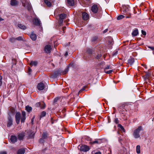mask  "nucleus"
Segmentation results:
<instances>
[{
  "mask_svg": "<svg viewBox=\"0 0 154 154\" xmlns=\"http://www.w3.org/2000/svg\"><path fill=\"white\" fill-rule=\"evenodd\" d=\"M26 113L25 112H22V115L21 118V122L22 123L24 122L26 119ZM21 114L19 112H16L15 116V121L16 123L18 124L20 122V119Z\"/></svg>",
  "mask_w": 154,
  "mask_h": 154,
  "instance_id": "f257e3e1",
  "label": "nucleus"
},
{
  "mask_svg": "<svg viewBox=\"0 0 154 154\" xmlns=\"http://www.w3.org/2000/svg\"><path fill=\"white\" fill-rule=\"evenodd\" d=\"M128 106L127 103H121L119 105L118 109L120 113L123 114L124 110L123 109H124L126 111H127L128 109Z\"/></svg>",
  "mask_w": 154,
  "mask_h": 154,
  "instance_id": "f03ea898",
  "label": "nucleus"
},
{
  "mask_svg": "<svg viewBox=\"0 0 154 154\" xmlns=\"http://www.w3.org/2000/svg\"><path fill=\"white\" fill-rule=\"evenodd\" d=\"M142 126H140L136 129L134 131L133 135L134 137L136 138H138L140 137V131L142 130Z\"/></svg>",
  "mask_w": 154,
  "mask_h": 154,
  "instance_id": "7ed1b4c3",
  "label": "nucleus"
},
{
  "mask_svg": "<svg viewBox=\"0 0 154 154\" xmlns=\"http://www.w3.org/2000/svg\"><path fill=\"white\" fill-rule=\"evenodd\" d=\"M69 70V66H67L64 71H63L60 69H58L56 72V74H58L60 75H63L66 74Z\"/></svg>",
  "mask_w": 154,
  "mask_h": 154,
  "instance_id": "20e7f679",
  "label": "nucleus"
},
{
  "mask_svg": "<svg viewBox=\"0 0 154 154\" xmlns=\"http://www.w3.org/2000/svg\"><path fill=\"white\" fill-rule=\"evenodd\" d=\"M66 16V14H61L59 15V21L58 23L59 26H60L62 24L63 22V20L65 18Z\"/></svg>",
  "mask_w": 154,
  "mask_h": 154,
  "instance_id": "39448f33",
  "label": "nucleus"
},
{
  "mask_svg": "<svg viewBox=\"0 0 154 154\" xmlns=\"http://www.w3.org/2000/svg\"><path fill=\"white\" fill-rule=\"evenodd\" d=\"M80 147V149L81 151L86 152L90 149L89 147L86 145H83L81 146H79L78 147Z\"/></svg>",
  "mask_w": 154,
  "mask_h": 154,
  "instance_id": "423d86ee",
  "label": "nucleus"
},
{
  "mask_svg": "<svg viewBox=\"0 0 154 154\" xmlns=\"http://www.w3.org/2000/svg\"><path fill=\"white\" fill-rule=\"evenodd\" d=\"M47 137V133L46 132H43V133L42 138L40 139V142L41 143H43L44 142V139H46Z\"/></svg>",
  "mask_w": 154,
  "mask_h": 154,
  "instance_id": "0eeeda50",
  "label": "nucleus"
},
{
  "mask_svg": "<svg viewBox=\"0 0 154 154\" xmlns=\"http://www.w3.org/2000/svg\"><path fill=\"white\" fill-rule=\"evenodd\" d=\"M35 106L36 107H40L41 109H44L45 107V105L44 102H42V103L39 102L36 103Z\"/></svg>",
  "mask_w": 154,
  "mask_h": 154,
  "instance_id": "6e6552de",
  "label": "nucleus"
},
{
  "mask_svg": "<svg viewBox=\"0 0 154 154\" xmlns=\"http://www.w3.org/2000/svg\"><path fill=\"white\" fill-rule=\"evenodd\" d=\"M13 121L12 118L10 116H9L8 118V121L7 123V126L8 127H11L13 125Z\"/></svg>",
  "mask_w": 154,
  "mask_h": 154,
  "instance_id": "1a4fd4ad",
  "label": "nucleus"
},
{
  "mask_svg": "<svg viewBox=\"0 0 154 154\" xmlns=\"http://www.w3.org/2000/svg\"><path fill=\"white\" fill-rule=\"evenodd\" d=\"M51 45H46L44 51L47 53H49L51 52Z\"/></svg>",
  "mask_w": 154,
  "mask_h": 154,
  "instance_id": "9d476101",
  "label": "nucleus"
},
{
  "mask_svg": "<svg viewBox=\"0 0 154 154\" xmlns=\"http://www.w3.org/2000/svg\"><path fill=\"white\" fill-rule=\"evenodd\" d=\"M33 22L34 24L35 25L38 26H41V22L40 20L37 18H35L33 20Z\"/></svg>",
  "mask_w": 154,
  "mask_h": 154,
  "instance_id": "9b49d317",
  "label": "nucleus"
},
{
  "mask_svg": "<svg viewBox=\"0 0 154 154\" xmlns=\"http://www.w3.org/2000/svg\"><path fill=\"white\" fill-rule=\"evenodd\" d=\"M54 1V0H44V2L48 7H50Z\"/></svg>",
  "mask_w": 154,
  "mask_h": 154,
  "instance_id": "f8f14e48",
  "label": "nucleus"
},
{
  "mask_svg": "<svg viewBox=\"0 0 154 154\" xmlns=\"http://www.w3.org/2000/svg\"><path fill=\"white\" fill-rule=\"evenodd\" d=\"M44 85L42 82H40L38 83L37 86L38 89L39 91H41L43 90L44 88Z\"/></svg>",
  "mask_w": 154,
  "mask_h": 154,
  "instance_id": "ddd939ff",
  "label": "nucleus"
},
{
  "mask_svg": "<svg viewBox=\"0 0 154 154\" xmlns=\"http://www.w3.org/2000/svg\"><path fill=\"white\" fill-rule=\"evenodd\" d=\"M91 10L94 13H96L98 11V8L97 5H93L91 7Z\"/></svg>",
  "mask_w": 154,
  "mask_h": 154,
  "instance_id": "4468645a",
  "label": "nucleus"
},
{
  "mask_svg": "<svg viewBox=\"0 0 154 154\" xmlns=\"http://www.w3.org/2000/svg\"><path fill=\"white\" fill-rule=\"evenodd\" d=\"M25 136V133L24 132H22L19 133L18 135V139L20 140H23Z\"/></svg>",
  "mask_w": 154,
  "mask_h": 154,
  "instance_id": "2eb2a0df",
  "label": "nucleus"
},
{
  "mask_svg": "<svg viewBox=\"0 0 154 154\" xmlns=\"http://www.w3.org/2000/svg\"><path fill=\"white\" fill-rule=\"evenodd\" d=\"M23 6L25 7H28L29 5V3L26 1V0H21Z\"/></svg>",
  "mask_w": 154,
  "mask_h": 154,
  "instance_id": "dca6fc26",
  "label": "nucleus"
},
{
  "mask_svg": "<svg viewBox=\"0 0 154 154\" xmlns=\"http://www.w3.org/2000/svg\"><path fill=\"white\" fill-rule=\"evenodd\" d=\"M10 140L12 143H14L17 141V138L16 136L14 135H12L11 137Z\"/></svg>",
  "mask_w": 154,
  "mask_h": 154,
  "instance_id": "f3484780",
  "label": "nucleus"
},
{
  "mask_svg": "<svg viewBox=\"0 0 154 154\" xmlns=\"http://www.w3.org/2000/svg\"><path fill=\"white\" fill-rule=\"evenodd\" d=\"M82 18L84 20H87L88 18V14L85 12L82 13Z\"/></svg>",
  "mask_w": 154,
  "mask_h": 154,
  "instance_id": "a211bd4d",
  "label": "nucleus"
},
{
  "mask_svg": "<svg viewBox=\"0 0 154 154\" xmlns=\"http://www.w3.org/2000/svg\"><path fill=\"white\" fill-rule=\"evenodd\" d=\"M25 151V148H21L17 150V154H24Z\"/></svg>",
  "mask_w": 154,
  "mask_h": 154,
  "instance_id": "6ab92c4d",
  "label": "nucleus"
},
{
  "mask_svg": "<svg viewBox=\"0 0 154 154\" xmlns=\"http://www.w3.org/2000/svg\"><path fill=\"white\" fill-rule=\"evenodd\" d=\"M18 4V2L16 0H11V1L10 4L12 6H15Z\"/></svg>",
  "mask_w": 154,
  "mask_h": 154,
  "instance_id": "aec40b11",
  "label": "nucleus"
},
{
  "mask_svg": "<svg viewBox=\"0 0 154 154\" xmlns=\"http://www.w3.org/2000/svg\"><path fill=\"white\" fill-rule=\"evenodd\" d=\"M30 38L33 41H35L37 38L36 35L32 33L30 35Z\"/></svg>",
  "mask_w": 154,
  "mask_h": 154,
  "instance_id": "412c9836",
  "label": "nucleus"
},
{
  "mask_svg": "<svg viewBox=\"0 0 154 154\" xmlns=\"http://www.w3.org/2000/svg\"><path fill=\"white\" fill-rule=\"evenodd\" d=\"M134 62V58L131 57L128 60V63L130 65H132Z\"/></svg>",
  "mask_w": 154,
  "mask_h": 154,
  "instance_id": "4be33fe9",
  "label": "nucleus"
},
{
  "mask_svg": "<svg viewBox=\"0 0 154 154\" xmlns=\"http://www.w3.org/2000/svg\"><path fill=\"white\" fill-rule=\"evenodd\" d=\"M138 34V31L137 29H135L132 33L133 36H136Z\"/></svg>",
  "mask_w": 154,
  "mask_h": 154,
  "instance_id": "5701e85b",
  "label": "nucleus"
},
{
  "mask_svg": "<svg viewBox=\"0 0 154 154\" xmlns=\"http://www.w3.org/2000/svg\"><path fill=\"white\" fill-rule=\"evenodd\" d=\"M68 4L71 6H73L74 5V0H67Z\"/></svg>",
  "mask_w": 154,
  "mask_h": 154,
  "instance_id": "b1692460",
  "label": "nucleus"
},
{
  "mask_svg": "<svg viewBox=\"0 0 154 154\" xmlns=\"http://www.w3.org/2000/svg\"><path fill=\"white\" fill-rule=\"evenodd\" d=\"M17 26L18 27L21 29H25L26 28L25 26L21 24H18Z\"/></svg>",
  "mask_w": 154,
  "mask_h": 154,
  "instance_id": "393cba45",
  "label": "nucleus"
},
{
  "mask_svg": "<svg viewBox=\"0 0 154 154\" xmlns=\"http://www.w3.org/2000/svg\"><path fill=\"white\" fill-rule=\"evenodd\" d=\"M37 62L36 61H31L30 63V65L31 66H36L37 65Z\"/></svg>",
  "mask_w": 154,
  "mask_h": 154,
  "instance_id": "a878e982",
  "label": "nucleus"
},
{
  "mask_svg": "<svg viewBox=\"0 0 154 154\" xmlns=\"http://www.w3.org/2000/svg\"><path fill=\"white\" fill-rule=\"evenodd\" d=\"M26 109L28 112H29L32 110V108L29 106H27L26 107Z\"/></svg>",
  "mask_w": 154,
  "mask_h": 154,
  "instance_id": "bb28decb",
  "label": "nucleus"
},
{
  "mask_svg": "<svg viewBox=\"0 0 154 154\" xmlns=\"http://www.w3.org/2000/svg\"><path fill=\"white\" fill-rule=\"evenodd\" d=\"M118 127L121 129V130L123 132H125V130L123 127L120 124H119L118 125Z\"/></svg>",
  "mask_w": 154,
  "mask_h": 154,
  "instance_id": "cd10ccee",
  "label": "nucleus"
},
{
  "mask_svg": "<svg viewBox=\"0 0 154 154\" xmlns=\"http://www.w3.org/2000/svg\"><path fill=\"white\" fill-rule=\"evenodd\" d=\"M140 146L139 145H137L136 146V152L137 154H139L140 152Z\"/></svg>",
  "mask_w": 154,
  "mask_h": 154,
  "instance_id": "c85d7f7f",
  "label": "nucleus"
},
{
  "mask_svg": "<svg viewBox=\"0 0 154 154\" xmlns=\"http://www.w3.org/2000/svg\"><path fill=\"white\" fill-rule=\"evenodd\" d=\"M86 49L87 52L89 54H92V50L91 49L88 48H87Z\"/></svg>",
  "mask_w": 154,
  "mask_h": 154,
  "instance_id": "c756f323",
  "label": "nucleus"
},
{
  "mask_svg": "<svg viewBox=\"0 0 154 154\" xmlns=\"http://www.w3.org/2000/svg\"><path fill=\"white\" fill-rule=\"evenodd\" d=\"M125 16L123 15H120L118 16L117 18V20H120L123 18Z\"/></svg>",
  "mask_w": 154,
  "mask_h": 154,
  "instance_id": "7c9ffc66",
  "label": "nucleus"
},
{
  "mask_svg": "<svg viewBox=\"0 0 154 154\" xmlns=\"http://www.w3.org/2000/svg\"><path fill=\"white\" fill-rule=\"evenodd\" d=\"M46 112L45 111H42L40 115L41 117H42L45 116L46 115Z\"/></svg>",
  "mask_w": 154,
  "mask_h": 154,
  "instance_id": "2f4dec72",
  "label": "nucleus"
},
{
  "mask_svg": "<svg viewBox=\"0 0 154 154\" xmlns=\"http://www.w3.org/2000/svg\"><path fill=\"white\" fill-rule=\"evenodd\" d=\"M30 134L29 135V138H32L33 137L34 135V133L33 132H31V133L30 131L29 133H30Z\"/></svg>",
  "mask_w": 154,
  "mask_h": 154,
  "instance_id": "473e14b6",
  "label": "nucleus"
},
{
  "mask_svg": "<svg viewBox=\"0 0 154 154\" xmlns=\"http://www.w3.org/2000/svg\"><path fill=\"white\" fill-rule=\"evenodd\" d=\"M145 76H146V77H149L151 75V73L149 72H146Z\"/></svg>",
  "mask_w": 154,
  "mask_h": 154,
  "instance_id": "72a5a7b5",
  "label": "nucleus"
},
{
  "mask_svg": "<svg viewBox=\"0 0 154 154\" xmlns=\"http://www.w3.org/2000/svg\"><path fill=\"white\" fill-rule=\"evenodd\" d=\"M66 29V27H64L62 28L61 30L60 31V33L61 34H63L64 33V30Z\"/></svg>",
  "mask_w": 154,
  "mask_h": 154,
  "instance_id": "f704fd0d",
  "label": "nucleus"
},
{
  "mask_svg": "<svg viewBox=\"0 0 154 154\" xmlns=\"http://www.w3.org/2000/svg\"><path fill=\"white\" fill-rule=\"evenodd\" d=\"M16 40V38H10V41L11 42H14Z\"/></svg>",
  "mask_w": 154,
  "mask_h": 154,
  "instance_id": "c9c22d12",
  "label": "nucleus"
},
{
  "mask_svg": "<svg viewBox=\"0 0 154 154\" xmlns=\"http://www.w3.org/2000/svg\"><path fill=\"white\" fill-rule=\"evenodd\" d=\"M16 40L18 41L22 40H23V38L22 36H19L17 38H16Z\"/></svg>",
  "mask_w": 154,
  "mask_h": 154,
  "instance_id": "e433bc0d",
  "label": "nucleus"
},
{
  "mask_svg": "<svg viewBox=\"0 0 154 154\" xmlns=\"http://www.w3.org/2000/svg\"><path fill=\"white\" fill-rule=\"evenodd\" d=\"M112 70H110L109 71H106L105 70H104V72L105 73H107V74H110L111 73H112Z\"/></svg>",
  "mask_w": 154,
  "mask_h": 154,
  "instance_id": "4c0bfd02",
  "label": "nucleus"
},
{
  "mask_svg": "<svg viewBox=\"0 0 154 154\" xmlns=\"http://www.w3.org/2000/svg\"><path fill=\"white\" fill-rule=\"evenodd\" d=\"M32 69L29 68L28 69V73L29 75H30L31 74L32 72Z\"/></svg>",
  "mask_w": 154,
  "mask_h": 154,
  "instance_id": "58836bf2",
  "label": "nucleus"
},
{
  "mask_svg": "<svg viewBox=\"0 0 154 154\" xmlns=\"http://www.w3.org/2000/svg\"><path fill=\"white\" fill-rule=\"evenodd\" d=\"M111 69V68L110 67L109 65H107L106 66L104 70H106V69Z\"/></svg>",
  "mask_w": 154,
  "mask_h": 154,
  "instance_id": "ea45409f",
  "label": "nucleus"
},
{
  "mask_svg": "<svg viewBox=\"0 0 154 154\" xmlns=\"http://www.w3.org/2000/svg\"><path fill=\"white\" fill-rule=\"evenodd\" d=\"M141 33H142V34L143 35H144L145 36L146 35V32L145 31H144L143 30H141Z\"/></svg>",
  "mask_w": 154,
  "mask_h": 154,
  "instance_id": "a19ab883",
  "label": "nucleus"
},
{
  "mask_svg": "<svg viewBox=\"0 0 154 154\" xmlns=\"http://www.w3.org/2000/svg\"><path fill=\"white\" fill-rule=\"evenodd\" d=\"M101 57V54H98L96 56V58L97 59H99Z\"/></svg>",
  "mask_w": 154,
  "mask_h": 154,
  "instance_id": "79ce46f5",
  "label": "nucleus"
},
{
  "mask_svg": "<svg viewBox=\"0 0 154 154\" xmlns=\"http://www.w3.org/2000/svg\"><path fill=\"white\" fill-rule=\"evenodd\" d=\"M114 122L116 124H118L119 123V120L117 118H115Z\"/></svg>",
  "mask_w": 154,
  "mask_h": 154,
  "instance_id": "37998d69",
  "label": "nucleus"
},
{
  "mask_svg": "<svg viewBox=\"0 0 154 154\" xmlns=\"http://www.w3.org/2000/svg\"><path fill=\"white\" fill-rule=\"evenodd\" d=\"M98 141L97 140H95V141H94L93 142H91V143L92 144H95V143H98Z\"/></svg>",
  "mask_w": 154,
  "mask_h": 154,
  "instance_id": "c03bdc74",
  "label": "nucleus"
},
{
  "mask_svg": "<svg viewBox=\"0 0 154 154\" xmlns=\"http://www.w3.org/2000/svg\"><path fill=\"white\" fill-rule=\"evenodd\" d=\"M148 47L149 48L151 49L152 50H153V51L154 50V47H153L148 46Z\"/></svg>",
  "mask_w": 154,
  "mask_h": 154,
  "instance_id": "a18cd8bd",
  "label": "nucleus"
},
{
  "mask_svg": "<svg viewBox=\"0 0 154 154\" xmlns=\"http://www.w3.org/2000/svg\"><path fill=\"white\" fill-rule=\"evenodd\" d=\"M0 154H7V153L5 151H1L0 152Z\"/></svg>",
  "mask_w": 154,
  "mask_h": 154,
  "instance_id": "49530a36",
  "label": "nucleus"
},
{
  "mask_svg": "<svg viewBox=\"0 0 154 154\" xmlns=\"http://www.w3.org/2000/svg\"><path fill=\"white\" fill-rule=\"evenodd\" d=\"M58 100V98H56L54 99V103L56 102Z\"/></svg>",
  "mask_w": 154,
  "mask_h": 154,
  "instance_id": "de8ad7c7",
  "label": "nucleus"
},
{
  "mask_svg": "<svg viewBox=\"0 0 154 154\" xmlns=\"http://www.w3.org/2000/svg\"><path fill=\"white\" fill-rule=\"evenodd\" d=\"M12 61H13V62H14V64H16V63L17 62L16 60V59H12Z\"/></svg>",
  "mask_w": 154,
  "mask_h": 154,
  "instance_id": "09e8293b",
  "label": "nucleus"
},
{
  "mask_svg": "<svg viewBox=\"0 0 154 154\" xmlns=\"http://www.w3.org/2000/svg\"><path fill=\"white\" fill-rule=\"evenodd\" d=\"M2 77L0 75V84H2Z\"/></svg>",
  "mask_w": 154,
  "mask_h": 154,
  "instance_id": "8fccbe9b",
  "label": "nucleus"
},
{
  "mask_svg": "<svg viewBox=\"0 0 154 154\" xmlns=\"http://www.w3.org/2000/svg\"><path fill=\"white\" fill-rule=\"evenodd\" d=\"M117 53L118 52L117 51H116L113 53V56L116 55L117 54Z\"/></svg>",
  "mask_w": 154,
  "mask_h": 154,
  "instance_id": "3c124183",
  "label": "nucleus"
},
{
  "mask_svg": "<svg viewBox=\"0 0 154 154\" xmlns=\"http://www.w3.org/2000/svg\"><path fill=\"white\" fill-rule=\"evenodd\" d=\"M107 31H108V29H106L103 31V33H106Z\"/></svg>",
  "mask_w": 154,
  "mask_h": 154,
  "instance_id": "603ef678",
  "label": "nucleus"
},
{
  "mask_svg": "<svg viewBox=\"0 0 154 154\" xmlns=\"http://www.w3.org/2000/svg\"><path fill=\"white\" fill-rule=\"evenodd\" d=\"M122 140V138H121V137H119V142L120 143H121V141Z\"/></svg>",
  "mask_w": 154,
  "mask_h": 154,
  "instance_id": "864d4df0",
  "label": "nucleus"
},
{
  "mask_svg": "<svg viewBox=\"0 0 154 154\" xmlns=\"http://www.w3.org/2000/svg\"><path fill=\"white\" fill-rule=\"evenodd\" d=\"M10 109H11V112H13L14 110V109L13 108H11Z\"/></svg>",
  "mask_w": 154,
  "mask_h": 154,
  "instance_id": "5fc2aeb1",
  "label": "nucleus"
},
{
  "mask_svg": "<svg viewBox=\"0 0 154 154\" xmlns=\"http://www.w3.org/2000/svg\"><path fill=\"white\" fill-rule=\"evenodd\" d=\"M94 154H101V153L99 151L95 152Z\"/></svg>",
  "mask_w": 154,
  "mask_h": 154,
  "instance_id": "6e6d98bb",
  "label": "nucleus"
},
{
  "mask_svg": "<svg viewBox=\"0 0 154 154\" xmlns=\"http://www.w3.org/2000/svg\"><path fill=\"white\" fill-rule=\"evenodd\" d=\"M68 55V53L67 52H66L64 54V56L65 57H67Z\"/></svg>",
  "mask_w": 154,
  "mask_h": 154,
  "instance_id": "4d7b16f0",
  "label": "nucleus"
},
{
  "mask_svg": "<svg viewBox=\"0 0 154 154\" xmlns=\"http://www.w3.org/2000/svg\"><path fill=\"white\" fill-rule=\"evenodd\" d=\"M148 77H146V76H145V75L144 76V78L145 79V81H146L147 79H148Z\"/></svg>",
  "mask_w": 154,
  "mask_h": 154,
  "instance_id": "13d9d810",
  "label": "nucleus"
},
{
  "mask_svg": "<svg viewBox=\"0 0 154 154\" xmlns=\"http://www.w3.org/2000/svg\"><path fill=\"white\" fill-rule=\"evenodd\" d=\"M131 17V15L125 17L126 18H130Z\"/></svg>",
  "mask_w": 154,
  "mask_h": 154,
  "instance_id": "bf43d9fd",
  "label": "nucleus"
},
{
  "mask_svg": "<svg viewBox=\"0 0 154 154\" xmlns=\"http://www.w3.org/2000/svg\"><path fill=\"white\" fill-rule=\"evenodd\" d=\"M3 19L1 18L0 17V21H3Z\"/></svg>",
  "mask_w": 154,
  "mask_h": 154,
  "instance_id": "052dcab7",
  "label": "nucleus"
},
{
  "mask_svg": "<svg viewBox=\"0 0 154 154\" xmlns=\"http://www.w3.org/2000/svg\"><path fill=\"white\" fill-rule=\"evenodd\" d=\"M96 38H93L92 39V40L93 41H95L96 40Z\"/></svg>",
  "mask_w": 154,
  "mask_h": 154,
  "instance_id": "680f3d73",
  "label": "nucleus"
},
{
  "mask_svg": "<svg viewBox=\"0 0 154 154\" xmlns=\"http://www.w3.org/2000/svg\"><path fill=\"white\" fill-rule=\"evenodd\" d=\"M85 89L84 88H83L80 91L84 90Z\"/></svg>",
  "mask_w": 154,
  "mask_h": 154,
  "instance_id": "e2e57ef3",
  "label": "nucleus"
},
{
  "mask_svg": "<svg viewBox=\"0 0 154 154\" xmlns=\"http://www.w3.org/2000/svg\"><path fill=\"white\" fill-rule=\"evenodd\" d=\"M117 134H119V132L118 131H117Z\"/></svg>",
  "mask_w": 154,
  "mask_h": 154,
  "instance_id": "0e129e2a",
  "label": "nucleus"
},
{
  "mask_svg": "<svg viewBox=\"0 0 154 154\" xmlns=\"http://www.w3.org/2000/svg\"><path fill=\"white\" fill-rule=\"evenodd\" d=\"M144 67L145 68H146V66L145 65H144Z\"/></svg>",
  "mask_w": 154,
  "mask_h": 154,
  "instance_id": "69168bd1",
  "label": "nucleus"
},
{
  "mask_svg": "<svg viewBox=\"0 0 154 154\" xmlns=\"http://www.w3.org/2000/svg\"><path fill=\"white\" fill-rule=\"evenodd\" d=\"M113 109H114V110H115L116 109L115 108H113Z\"/></svg>",
  "mask_w": 154,
  "mask_h": 154,
  "instance_id": "338daca9",
  "label": "nucleus"
},
{
  "mask_svg": "<svg viewBox=\"0 0 154 154\" xmlns=\"http://www.w3.org/2000/svg\"><path fill=\"white\" fill-rule=\"evenodd\" d=\"M32 122H33V120H32Z\"/></svg>",
  "mask_w": 154,
  "mask_h": 154,
  "instance_id": "774afa93",
  "label": "nucleus"
}]
</instances>
